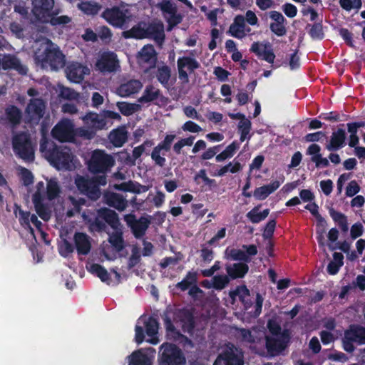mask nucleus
I'll use <instances>...</instances> for the list:
<instances>
[{"label": "nucleus", "mask_w": 365, "mask_h": 365, "mask_svg": "<svg viewBox=\"0 0 365 365\" xmlns=\"http://www.w3.org/2000/svg\"><path fill=\"white\" fill-rule=\"evenodd\" d=\"M35 61L42 68L57 71L65 66V56L59 47L48 38L36 41Z\"/></svg>", "instance_id": "obj_1"}, {"label": "nucleus", "mask_w": 365, "mask_h": 365, "mask_svg": "<svg viewBox=\"0 0 365 365\" xmlns=\"http://www.w3.org/2000/svg\"><path fill=\"white\" fill-rule=\"evenodd\" d=\"M61 192L59 182L55 178L46 179V183L38 182L35 187L32 201L36 213L43 220H48L51 217L49 208L43 203L47 199L53 200L58 198Z\"/></svg>", "instance_id": "obj_2"}, {"label": "nucleus", "mask_w": 365, "mask_h": 365, "mask_svg": "<svg viewBox=\"0 0 365 365\" xmlns=\"http://www.w3.org/2000/svg\"><path fill=\"white\" fill-rule=\"evenodd\" d=\"M49 143L43 139L40 144V150L43 156L58 170H72L77 166V160L71 150L66 146L55 147L52 150Z\"/></svg>", "instance_id": "obj_3"}, {"label": "nucleus", "mask_w": 365, "mask_h": 365, "mask_svg": "<svg viewBox=\"0 0 365 365\" xmlns=\"http://www.w3.org/2000/svg\"><path fill=\"white\" fill-rule=\"evenodd\" d=\"M160 365H185L186 359L181 350L175 345L163 344L160 350Z\"/></svg>", "instance_id": "obj_4"}, {"label": "nucleus", "mask_w": 365, "mask_h": 365, "mask_svg": "<svg viewBox=\"0 0 365 365\" xmlns=\"http://www.w3.org/2000/svg\"><path fill=\"white\" fill-rule=\"evenodd\" d=\"M13 149L16 155L26 161L34 158V146L31 139L25 133L16 134L12 140Z\"/></svg>", "instance_id": "obj_5"}, {"label": "nucleus", "mask_w": 365, "mask_h": 365, "mask_svg": "<svg viewBox=\"0 0 365 365\" xmlns=\"http://www.w3.org/2000/svg\"><path fill=\"white\" fill-rule=\"evenodd\" d=\"M115 165V160L112 155L107 154L101 150L93 152L88 163V169L92 173H104Z\"/></svg>", "instance_id": "obj_6"}, {"label": "nucleus", "mask_w": 365, "mask_h": 365, "mask_svg": "<svg viewBox=\"0 0 365 365\" xmlns=\"http://www.w3.org/2000/svg\"><path fill=\"white\" fill-rule=\"evenodd\" d=\"M213 365H244L242 352L232 344L223 348Z\"/></svg>", "instance_id": "obj_7"}, {"label": "nucleus", "mask_w": 365, "mask_h": 365, "mask_svg": "<svg viewBox=\"0 0 365 365\" xmlns=\"http://www.w3.org/2000/svg\"><path fill=\"white\" fill-rule=\"evenodd\" d=\"M342 344L346 351L353 352L354 351V344H365V328L356 326L351 327L349 329L345 331Z\"/></svg>", "instance_id": "obj_8"}, {"label": "nucleus", "mask_w": 365, "mask_h": 365, "mask_svg": "<svg viewBox=\"0 0 365 365\" xmlns=\"http://www.w3.org/2000/svg\"><path fill=\"white\" fill-rule=\"evenodd\" d=\"M200 63L191 56L180 57L177 61L178 78L182 84L189 83V74L200 68Z\"/></svg>", "instance_id": "obj_9"}, {"label": "nucleus", "mask_w": 365, "mask_h": 365, "mask_svg": "<svg viewBox=\"0 0 365 365\" xmlns=\"http://www.w3.org/2000/svg\"><path fill=\"white\" fill-rule=\"evenodd\" d=\"M51 134L60 142H71L75 136L74 125L71 120L63 118L54 126Z\"/></svg>", "instance_id": "obj_10"}, {"label": "nucleus", "mask_w": 365, "mask_h": 365, "mask_svg": "<svg viewBox=\"0 0 365 365\" xmlns=\"http://www.w3.org/2000/svg\"><path fill=\"white\" fill-rule=\"evenodd\" d=\"M95 68L103 73L116 72L120 68L117 55L113 52H103L97 58Z\"/></svg>", "instance_id": "obj_11"}, {"label": "nucleus", "mask_w": 365, "mask_h": 365, "mask_svg": "<svg viewBox=\"0 0 365 365\" xmlns=\"http://www.w3.org/2000/svg\"><path fill=\"white\" fill-rule=\"evenodd\" d=\"M101 16L110 25L121 28L128 19V11L123 8L112 7L106 9Z\"/></svg>", "instance_id": "obj_12"}, {"label": "nucleus", "mask_w": 365, "mask_h": 365, "mask_svg": "<svg viewBox=\"0 0 365 365\" xmlns=\"http://www.w3.org/2000/svg\"><path fill=\"white\" fill-rule=\"evenodd\" d=\"M158 7L162 11L169 24L168 31H171L173 26L180 23L181 17L177 14V7L174 3L164 0L158 4Z\"/></svg>", "instance_id": "obj_13"}, {"label": "nucleus", "mask_w": 365, "mask_h": 365, "mask_svg": "<svg viewBox=\"0 0 365 365\" xmlns=\"http://www.w3.org/2000/svg\"><path fill=\"white\" fill-rule=\"evenodd\" d=\"M32 4V13L36 19L43 22L48 21L54 0H33Z\"/></svg>", "instance_id": "obj_14"}, {"label": "nucleus", "mask_w": 365, "mask_h": 365, "mask_svg": "<svg viewBox=\"0 0 365 365\" xmlns=\"http://www.w3.org/2000/svg\"><path fill=\"white\" fill-rule=\"evenodd\" d=\"M124 220L127 225L130 227L134 236L136 238L142 237L150 225V220L146 217H140L136 220L135 215L132 214L125 215Z\"/></svg>", "instance_id": "obj_15"}, {"label": "nucleus", "mask_w": 365, "mask_h": 365, "mask_svg": "<svg viewBox=\"0 0 365 365\" xmlns=\"http://www.w3.org/2000/svg\"><path fill=\"white\" fill-rule=\"evenodd\" d=\"M68 79L74 83L81 82L86 75L90 73V69L78 62L71 63L66 69Z\"/></svg>", "instance_id": "obj_16"}, {"label": "nucleus", "mask_w": 365, "mask_h": 365, "mask_svg": "<svg viewBox=\"0 0 365 365\" xmlns=\"http://www.w3.org/2000/svg\"><path fill=\"white\" fill-rule=\"evenodd\" d=\"M251 31L245 23V17L242 15H237L233 22L230 26L227 33L237 38L242 39Z\"/></svg>", "instance_id": "obj_17"}, {"label": "nucleus", "mask_w": 365, "mask_h": 365, "mask_svg": "<svg viewBox=\"0 0 365 365\" xmlns=\"http://www.w3.org/2000/svg\"><path fill=\"white\" fill-rule=\"evenodd\" d=\"M155 350L153 348L147 351L139 349L134 351L129 357L128 365H152Z\"/></svg>", "instance_id": "obj_18"}, {"label": "nucleus", "mask_w": 365, "mask_h": 365, "mask_svg": "<svg viewBox=\"0 0 365 365\" xmlns=\"http://www.w3.org/2000/svg\"><path fill=\"white\" fill-rule=\"evenodd\" d=\"M46 109L44 101L40 98L31 99L28 104L26 113L31 120H39L43 115Z\"/></svg>", "instance_id": "obj_19"}, {"label": "nucleus", "mask_w": 365, "mask_h": 365, "mask_svg": "<svg viewBox=\"0 0 365 365\" xmlns=\"http://www.w3.org/2000/svg\"><path fill=\"white\" fill-rule=\"evenodd\" d=\"M138 62L142 66H153L157 61V53L150 44L144 46L138 52Z\"/></svg>", "instance_id": "obj_20"}, {"label": "nucleus", "mask_w": 365, "mask_h": 365, "mask_svg": "<svg viewBox=\"0 0 365 365\" xmlns=\"http://www.w3.org/2000/svg\"><path fill=\"white\" fill-rule=\"evenodd\" d=\"M146 38H152L161 46L165 39L164 25L160 21L146 23Z\"/></svg>", "instance_id": "obj_21"}, {"label": "nucleus", "mask_w": 365, "mask_h": 365, "mask_svg": "<svg viewBox=\"0 0 365 365\" xmlns=\"http://www.w3.org/2000/svg\"><path fill=\"white\" fill-rule=\"evenodd\" d=\"M142 88L143 83L140 81L131 79L121 83L116 93L120 96L126 98L138 93Z\"/></svg>", "instance_id": "obj_22"}, {"label": "nucleus", "mask_w": 365, "mask_h": 365, "mask_svg": "<svg viewBox=\"0 0 365 365\" xmlns=\"http://www.w3.org/2000/svg\"><path fill=\"white\" fill-rule=\"evenodd\" d=\"M250 51L255 53L258 57L269 63L274 62L275 55L269 43H262L259 42H255L252 44Z\"/></svg>", "instance_id": "obj_23"}, {"label": "nucleus", "mask_w": 365, "mask_h": 365, "mask_svg": "<svg viewBox=\"0 0 365 365\" xmlns=\"http://www.w3.org/2000/svg\"><path fill=\"white\" fill-rule=\"evenodd\" d=\"M84 124L91 128L94 132L106 128L108 122L103 120L101 113H88L82 117Z\"/></svg>", "instance_id": "obj_24"}, {"label": "nucleus", "mask_w": 365, "mask_h": 365, "mask_svg": "<svg viewBox=\"0 0 365 365\" xmlns=\"http://www.w3.org/2000/svg\"><path fill=\"white\" fill-rule=\"evenodd\" d=\"M229 295L232 299V304L235 303L236 297H238L239 299L244 304L245 309L251 308L252 301L251 299L250 290L246 286L242 285L237 287L235 289L230 291Z\"/></svg>", "instance_id": "obj_25"}, {"label": "nucleus", "mask_w": 365, "mask_h": 365, "mask_svg": "<svg viewBox=\"0 0 365 365\" xmlns=\"http://www.w3.org/2000/svg\"><path fill=\"white\" fill-rule=\"evenodd\" d=\"M269 17L273 21L270 24V29L278 36H282L285 35L287 29L285 27L286 19L283 15L276 11H272L269 13Z\"/></svg>", "instance_id": "obj_26"}, {"label": "nucleus", "mask_w": 365, "mask_h": 365, "mask_svg": "<svg viewBox=\"0 0 365 365\" xmlns=\"http://www.w3.org/2000/svg\"><path fill=\"white\" fill-rule=\"evenodd\" d=\"M284 336L282 334H274L266 337V346L268 351L272 355H275L282 351L284 347Z\"/></svg>", "instance_id": "obj_27"}, {"label": "nucleus", "mask_w": 365, "mask_h": 365, "mask_svg": "<svg viewBox=\"0 0 365 365\" xmlns=\"http://www.w3.org/2000/svg\"><path fill=\"white\" fill-rule=\"evenodd\" d=\"M73 240L78 255H86L89 253L91 248V242L90 237L86 234L82 232L76 233Z\"/></svg>", "instance_id": "obj_28"}, {"label": "nucleus", "mask_w": 365, "mask_h": 365, "mask_svg": "<svg viewBox=\"0 0 365 365\" xmlns=\"http://www.w3.org/2000/svg\"><path fill=\"white\" fill-rule=\"evenodd\" d=\"M346 140V132L341 128L332 133L329 142L326 145L329 151L337 150L342 148Z\"/></svg>", "instance_id": "obj_29"}, {"label": "nucleus", "mask_w": 365, "mask_h": 365, "mask_svg": "<svg viewBox=\"0 0 365 365\" xmlns=\"http://www.w3.org/2000/svg\"><path fill=\"white\" fill-rule=\"evenodd\" d=\"M104 199L107 205L119 211L124 210L128 205L126 199L120 194L108 192L105 195Z\"/></svg>", "instance_id": "obj_30"}, {"label": "nucleus", "mask_w": 365, "mask_h": 365, "mask_svg": "<svg viewBox=\"0 0 365 365\" xmlns=\"http://www.w3.org/2000/svg\"><path fill=\"white\" fill-rule=\"evenodd\" d=\"M155 76L163 87L168 88L172 76L170 67L163 63L158 65L155 71Z\"/></svg>", "instance_id": "obj_31"}, {"label": "nucleus", "mask_w": 365, "mask_h": 365, "mask_svg": "<svg viewBox=\"0 0 365 365\" xmlns=\"http://www.w3.org/2000/svg\"><path fill=\"white\" fill-rule=\"evenodd\" d=\"M2 67L4 70L14 68L18 71L21 74H26L27 68L23 66L19 60L16 57L11 55H1Z\"/></svg>", "instance_id": "obj_32"}, {"label": "nucleus", "mask_w": 365, "mask_h": 365, "mask_svg": "<svg viewBox=\"0 0 365 365\" xmlns=\"http://www.w3.org/2000/svg\"><path fill=\"white\" fill-rule=\"evenodd\" d=\"M115 189L125 192H130L133 193H141L145 192L149 189V186L142 185L136 182H133L129 180L128 182H124L120 184H116L114 185Z\"/></svg>", "instance_id": "obj_33"}, {"label": "nucleus", "mask_w": 365, "mask_h": 365, "mask_svg": "<svg viewBox=\"0 0 365 365\" xmlns=\"http://www.w3.org/2000/svg\"><path fill=\"white\" fill-rule=\"evenodd\" d=\"M280 186V182L277 180L272 182L270 184L256 188L253 192V196L258 200H262L267 198L270 194L274 192Z\"/></svg>", "instance_id": "obj_34"}, {"label": "nucleus", "mask_w": 365, "mask_h": 365, "mask_svg": "<svg viewBox=\"0 0 365 365\" xmlns=\"http://www.w3.org/2000/svg\"><path fill=\"white\" fill-rule=\"evenodd\" d=\"M161 96L160 89L153 84L145 86L142 96L138 101L141 103H150L158 99Z\"/></svg>", "instance_id": "obj_35"}, {"label": "nucleus", "mask_w": 365, "mask_h": 365, "mask_svg": "<svg viewBox=\"0 0 365 365\" xmlns=\"http://www.w3.org/2000/svg\"><path fill=\"white\" fill-rule=\"evenodd\" d=\"M249 267L244 263L226 265V272L230 279L242 278L248 272Z\"/></svg>", "instance_id": "obj_36"}, {"label": "nucleus", "mask_w": 365, "mask_h": 365, "mask_svg": "<svg viewBox=\"0 0 365 365\" xmlns=\"http://www.w3.org/2000/svg\"><path fill=\"white\" fill-rule=\"evenodd\" d=\"M98 216L102 217L113 230L122 228V225L115 212L108 209H102L98 211Z\"/></svg>", "instance_id": "obj_37"}, {"label": "nucleus", "mask_w": 365, "mask_h": 365, "mask_svg": "<svg viewBox=\"0 0 365 365\" xmlns=\"http://www.w3.org/2000/svg\"><path fill=\"white\" fill-rule=\"evenodd\" d=\"M108 138L115 147H121L127 141L128 132L125 128L120 127L112 130Z\"/></svg>", "instance_id": "obj_38"}, {"label": "nucleus", "mask_w": 365, "mask_h": 365, "mask_svg": "<svg viewBox=\"0 0 365 365\" xmlns=\"http://www.w3.org/2000/svg\"><path fill=\"white\" fill-rule=\"evenodd\" d=\"M158 331V323L153 319L150 318L145 322V331L147 335L150 337L147 340L148 342L152 344H157L159 342V339L157 336Z\"/></svg>", "instance_id": "obj_39"}, {"label": "nucleus", "mask_w": 365, "mask_h": 365, "mask_svg": "<svg viewBox=\"0 0 365 365\" xmlns=\"http://www.w3.org/2000/svg\"><path fill=\"white\" fill-rule=\"evenodd\" d=\"M146 23L140 22L130 30L124 33L125 38H146Z\"/></svg>", "instance_id": "obj_40"}, {"label": "nucleus", "mask_w": 365, "mask_h": 365, "mask_svg": "<svg viewBox=\"0 0 365 365\" xmlns=\"http://www.w3.org/2000/svg\"><path fill=\"white\" fill-rule=\"evenodd\" d=\"M144 151L143 146L139 145L133 150L132 155L125 151L120 152V155L125 160L126 164L133 166L135 165V160L142 155Z\"/></svg>", "instance_id": "obj_41"}, {"label": "nucleus", "mask_w": 365, "mask_h": 365, "mask_svg": "<svg viewBox=\"0 0 365 365\" xmlns=\"http://www.w3.org/2000/svg\"><path fill=\"white\" fill-rule=\"evenodd\" d=\"M114 230L115 232L109 235L108 241L116 251L120 252L124 248L122 228Z\"/></svg>", "instance_id": "obj_42"}, {"label": "nucleus", "mask_w": 365, "mask_h": 365, "mask_svg": "<svg viewBox=\"0 0 365 365\" xmlns=\"http://www.w3.org/2000/svg\"><path fill=\"white\" fill-rule=\"evenodd\" d=\"M259 334L256 330H248L245 329H239L237 330V336L244 342L252 344L255 343L259 338Z\"/></svg>", "instance_id": "obj_43"}, {"label": "nucleus", "mask_w": 365, "mask_h": 365, "mask_svg": "<svg viewBox=\"0 0 365 365\" xmlns=\"http://www.w3.org/2000/svg\"><path fill=\"white\" fill-rule=\"evenodd\" d=\"M166 152L165 148H163V147L160 148V145L158 144L153 148L151 153V159L157 165L163 167L166 162L165 158L164 157Z\"/></svg>", "instance_id": "obj_44"}, {"label": "nucleus", "mask_w": 365, "mask_h": 365, "mask_svg": "<svg viewBox=\"0 0 365 365\" xmlns=\"http://www.w3.org/2000/svg\"><path fill=\"white\" fill-rule=\"evenodd\" d=\"M117 107L124 115H130L141 109L140 105L138 103H130L126 102L117 103Z\"/></svg>", "instance_id": "obj_45"}, {"label": "nucleus", "mask_w": 365, "mask_h": 365, "mask_svg": "<svg viewBox=\"0 0 365 365\" xmlns=\"http://www.w3.org/2000/svg\"><path fill=\"white\" fill-rule=\"evenodd\" d=\"M269 210L268 209L264 210L262 212H259V207H255L247 214V217L252 223H258L264 220L269 215Z\"/></svg>", "instance_id": "obj_46"}, {"label": "nucleus", "mask_w": 365, "mask_h": 365, "mask_svg": "<svg viewBox=\"0 0 365 365\" xmlns=\"http://www.w3.org/2000/svg\"><path fill=\"white\" fill-rule=\"evenodd\" d=\"M344 257L342 254L334 252L333 255V261L330 262L327 267L328 272L330 274H335L338 272L339 268L343 265Z\"/></svg>", "instance_id": "obj_47"}, {"label": "nucleus", "mask_w": 365, "mask_h": 365, "mask_svg": "<svg viewBox=\"0 0 365 365\" xmlns=\"http://www.w3.org/2000/svg\"><path fill=\"white\" fill-rule=\"evenodd\" d=\"M251 126L252 123L247 118L239 122L237 128L240 134V140L242 142L246 139L250 138V132L251 130Z\"/></svg>", "instance_id": "obj_48"}, {"label": "nucleus", "mask_w": 365, "mask_h": 365, "mask_svg": "<svg viewBox=\"0 0 365 365\" xmlns=\"http://www.w3.org/2000/svg\"><path fill=\"white\" fill-rule=\"evenodd\" d=\"M238 148V143L236 142H232L225 149V150L216 156V160L217 162H221L226 160L227 158L232 157Z\"/></svg>", "instance_id": "obj_49"}, {"label": "nucleus", "mask_w": 365, "mask_h": 365, "mask_svg": "<svg viewBox=\"0 0 365 365\" xmlns=\"http://www.w3.org/2000/svg\"><path fill=\"white\" fill-rule=\"evenodd\" d=\"M225 257L227 259H232V260H247V255L244 250L235 249V248H227L225 250Z\"/></svg>", "instance_id": "obj_50"}, {"label": "nucleus", "mask_w": 365, "mask_h": 365, "mask_svg": "<svg viewBox=\"0 0 365 365\" xmlns=\"http://www.w3.org/2000/svg\"><path fill=\"white\" fill-rule=\"evenodd\" d=\"M79 9L88 15L96 14L101 9V6L95 2L85 1L78 4Z\"/></svg>", "instance_id": "obj_51"}, {"label": "nucleus", "mask_w": 365, "mask_h": 365, "mask_svg": "<svg viewBox=\"0 0 365 365\" xmlns=\"http://www.w3.org/2000/svg\"><path fill=\"white\" fill-rule=\"evenodd\" d=\"M14 212H15L16 216L17 217H19V220L21 225L28 227L31 230V232L33 233V230L30 226V218H31L30 212H25L19 207H16Z\"/></svg>", "instance_id": "obj_52"}, {"label": "nucleus", "mask_w": 365, "mask_h": 365, "mask_svg": "<svg viewBox=\"0 0 365 365\" xmlns=\"http://www.w3.org/2000/svg\"><path fill=\"white\" fill-rule=\"evenodd\" d=\"M230 278L228 275H216L212 277L213 288L217 290H222L230 283Z\"/></svg>", "instance_id": "obj_53"}, {"label": "nucleus", "mask_w": 365, "mask_h": 365, "mask_svg": "<svg viewBox=\"0 0 365 365\" xmlns=\"http://www.w3.org/2000/svg\"><path fill=\"white\" fill-rule=\"evenodd\" d=\"M6 113L9 120L13 124H17L20 122L21 112L18 108L10 106L6 110Z\"/></svg>", "instance_id": "obj_54"}, {"label": "nucleus", "mask_w": 365, "mask_h": 365, "mask_svg": "<svg viewBox=\"0 0 365 365\" xmlns=\"http://www.w3.org/2000/svg\"><path fill=\"white\" fill-rule=\"evenodd\" d=\"M84 202L85 200L81 198L76 200L73 197H69L68 203L72 205L73 207L67 211V215L68 217L73 216L75 213L79 212L81 205H83Z\"/></svg>", "instance_id": "obj_55"}, {"label": "nucleus", "mask_w": 365, "mask_h": 365, "mask_svg": "<svg viewBox=\"0 0 365 365\" xmlns=\"http://www.w3.org/2000/svg\"><path fill=\"white\" fill-rule=\"evenodd\" d=\"M140 261V248L137 245H133L131 249V255L128 259V266L133 268Z\"/></svg>", "instance_id": "obj_56"}, {"label": "nucleus", "mask_w": 365, "mask_h": 365, "mask_svg": "<svg viewBox=\"0 0 365 365\" xmlns=\"http://www.w3.org/2000/svg\"><path fill=\"white\" fill-rule=\"evenodd\" d=\"M341 7L349 11L351 9L359 10L361 7V0H339Z\"/></svg>", "instance_id": "obj_57"}, {"label": "nucleus", "mask_w": 365, "mask_h": 365, "mask_svg": "<svg viewBox=\"0 0 365 365\" xmlns=\"http://www.w3.org/2000/svg\"><path fill=\"white\" fill-rule=\"evenodd\" d=\"M90 271L96 274L103 282L108 280V273L106 269L98 264H93L90 267Z\"/></svg>", "instance_id": "obj_58"}, {"label": "nucleus", "mask_w": 365, "mask_h": 365, "mask_svg": "<svg viewBox=\"0 0 365 365\" xmlns=\"http://www.w3.org/2000/svg\"><path fill=\"white\" fill-rule=\"evenodd\" d=\"M59 96L68 100H76L78 99L79 95L77 92L71 88L64 86H59Z\"/></svg>", "instance_id": "obj_59"}, {"label": "nucleus", "mask_w": 365, "mask_h": 365, "mask_svg": "<svg viewBox=\"0 0 365 365\" xmlns=\"http://www.w3.org/2000/svg\"><path fill=\"white\" fill-rule=\"evenodd\" d=\"M48 21L53 26H63L66 25L71 21V18L67 15L62 16H51Z\"/></svg>", "instance_id": "obj_60"}, {"label": "nucleus", "mask_w": 365, "mask_h": 365, "mask_svg": "<svg viewBox=\"0 0 365 365\" xmlns=\"http://www.w3.org/2000/svg\"><path fill=\"white\" fill-rule=\"evenodd\" d=\"M96 132H94L91 128L86 125L81 128H78L76 130V134L81 138H86V139H92L96 135Z\"/></svg>", "instance_id": "obj_61"}, {"label": "nucleus", "mask_w": 365, "mask_h": 365, "mask_svg": "<svg viewBox=\"0 0 365 365\" xmlns=\"http://www.w3.org/2000/svg\"><path fill=\"white\" fill-rule=\"evenodd\" d=\"M263 301V297L257 293L256 296L255 304L254 305V309L249 312L250 315L253 317H257L262 312Z\"/></svg>", "instance_id": "obj_62"}, {"label": "nucleus", "mask_w": 365, "mask_h": 365, "mask_svg": "<svg viewBox=\"0 0 365 365\" xmlns=\"http://www.w3.org/2000/svg\"><path fill=\"white\" fill-rule=\"evenodd\" d=\"M75 182L81 192H88L90 182L81 176H77Z\"/></svg>", "instance_id": "obj_63"}, {"label": "nucleus", "mask_w": 365, "mask_h": 365, "mask_svg": "<svg viewBox=\"0 0 365 365\" xmlns=\"http://www.w3.org/2000/svg\"><path fill=\"white\" fill-rule=\"evenodd\" d=\"M183 113L187 118L196 119L200 121L204 120L202 116L197 113L196 109L191 106L184 107Z\"/></svg>", "instance_id": "obj_64"}]
</instances>
